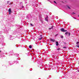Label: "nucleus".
Here are the masks:
<instances>
[{
	"mask_svg": "<svg viewBox=\"0 0 79 79\" xmlns=\"http://www.w3.org/2000/svg\"><path fill=\"white\" fill-rule=\"evenodd\" d=\"M53 26H52L51 28H49V30H50L52 29H53Z\"/></svg>",
	"mask_w": 79,
	"mask_h": 79,
	"instance_id": "6",
	"label": "nucleus"
},
{
	"mask_svg": "<svg viewBox=\"0 0 79 79\" xmlns=\"http://www.w3.org/2000/svg\"><path fill=\"white\" fill-rule=\"evenodd\" d=\"M76 47H78V48H79V45H77Z\"/></svg>",
	"mask_w": 79,
	"mask_h": 79,
	"instance_id": "14",
	"label": "nucleus"
},
{
	"mask_svg": "<svg viewBox=\"0 0 79 79\" xmlns=\"http://www.w3.org/2000/svg\"><path fill=\"white\" fill-rule=\"evenodd\" d=\"M60 50V48H58L57 49V50Z\"/></svg>",
	"mask_w": 79,
	"mask_h": 79,
	"instance_id": "18",
	"label": "nucleus"
},
{
	"mask_svg": "<svg viewBox=\"0 0 79 79\" xmlns=\"http://www.w3.org/2000/svg\"><path fill=\"white\" fill-rule=\"evenodd\" d=\"M68 32H66L65 33V34H66V35H67V34H68Z\"/></svg>",
	"mask_w": 79,
	"mask_h": 79,
	"instance_id": "12",
	"label": "nucleus"
},
{
	"mask_svg": "<svg viewBox=\"0 0 79 79\" xmlns=\"http://www.w3.org/2000/svg\"><path fill=\"white\" fill-rule=\"evenodd\" d=\"M63 48H66V47H63Z\"/></svg>",
	"mask_w": 79,
	"mask_h": 79,
	"instance_id": "11",
	"label": "nucleus"
},
{
	"mask_svg": "<svg viewBox=\"0 0 79 79\" xmlns=\"http://www.w3.org/2000/svg\"><path fill=\"white\" fill-rule=\"evenodd\" d=\"M78 17H79V15L78 16Z\"/></svg>",
	"mask_w": 79,
	"mask_h": 79,
	"instance_id": "24",
	"label": "nucleus"
},
{
	"mask_svg": "<svg viewBox=\"0 0 79 79\" xmlns=\"http://www.w3.org/2000/svg\"><path fill=\"white\" fill-rule=\"evenodd\" d=\"M56 45L57 46H58V45H59V44H58V42H56Z\"/></svg>",
	"mask_w": 79,
	"mask_h": 79,
	"instance_id": "5",
	"label": "nucleus"
},
{
	"mask_svg": "<svg viewBox=\"0 0 79 79\" xmlns=\"http://www.w3.org/2000/svg\"><path fill=\"white\" fill-rule=\"evenodd\" d=\"M0 52H2V51L0 50Z\"/></svg>",
	"mask_w": 79,
	"mask_h": 79,
	"instance_id": "22",
	"label": "nucleus"
},
{
	"mask_svg": "<svg viewBox=\"0 0 79 79\" xmlns=\"http://www.w3.org/2000/svg\"><path fill=\"white\" fill-rule=\"evenodd\" d=\"M46 19H48V16H47V17H46Z\"/></svg>",
	"mask_w": 79,
	"mask_h": 79,
	"instance_id": "21",
	"label": "nucleus"
},
{
	"mask_svg": "<svg viewBox=\"0 0 79 79\" xmlns=\"http://www.w3.org/2000/svg\"><path fill=\"white\" fill-rule=\"evenodd\" d=\"M60 37H61V38L62 39H63V36L61 35L60 36Z\"/></svg>",
	"mask_w": 79,
	"mask_h": 79,
	"instance_id": "9",
	"label": "nucleus"
},
{
	"mask_svg": "<svg viewBox=\"0 0 79 79\" xmlns=\"http://www.w3.org/2000/svg\"><path fill=\"white\" fill-rule=\"evenodd\" d=\"M29 48H32V46L31 45H30L29 46Z\"/></svg>",
	"mask_w": 79,
	"mask_h": 79,
	"instance_id": "7",
	"label": "nucleus"
},
{
	"mask_svg": "<svg viewBox=\"0 0 79 79\" xmlns=\"http://www.w3.org/2000/svg\"><path fill=\"white\" fill-rule=\"evenodd\" d=\"M31 26H34V25H33V24H31Z\"/></svg>",
	"mask_w": 79,
	"mask_h": 79,
	"instance_id": "17",
	"label": "nucleus"
},
{
	"mask_svg": "<svg viewBox=\"0 0 79 79\" xmlns=\"http://www.w3.org/2000/svg\"><path fill=\"white\" fill-rule=\"evenodd\" d=\"M68 8L69 9H71V8H70V7H69V6H68Z\"/></svg>",
	"mask_w": 79,
	"mask_h": 79,
	"instance_id": "16",
	"label": "nucleus"
},
{
	"mask_svg": "<svg viewBox=\"0 0 79 79\" xmlns=\"http://www.w3.org/2000/svg\"><path fill=\"white\" fill-rule=\"evenodd\" d=\"M8 11L9 15H11V9H9Z\"/></svg>",
	"mask_w": 79,
	"mask_h": 79,
	"instance_id": "2",
	"label": "nucleus"
},
{
	"mask_svg": "<svg viewBox=\"0 0 79 79\" xmlns=\"http://www.w3.org/2000/svg\"><path fill=\"white\" fill-rule=\"evenodd\" d=\"M71 35V33H69V36Z\"/></svg>",
	"mask_w": 79,
	"mask_h": 79,
	"instance_id": "13",
	"label": "nucleus"
},
{
	"mask_svg": "<svg viewBox=\"0 0 79 79\" xmlns=\"http://www.w3.org/2000/svg\"><path fill=\"white\" fill-rule=\"evenodd\" d=\"M79 42H77V43H76V44L77 45H79Z\"/></svg>",
	"mask_w": 79,
	"mask_h": 79,
	"instance_id": "8",
	"label": "nucleus"
},
{
	"mask_svg": "<svg viewBox=\"0 0 79 79\" xmlns=\"http://www.w3.org/2000/svg\"><path fill=\"white\" fill-rule=\"evenodd\" d=\"M40 37H41V38H39V40H42V38H43V37H42V35H40Z\"/></svg>",
	"mask_w": 79,
	"mask_h": 79,
	"instance_id": "4",
	"label": "nucleus"
},
{
	"mask_svg": "<svg viewBox=\"0 0 79 79\" xmlns=\"http://www.w3.org/2000/svg\"><path fill=\"white\" fill-rule=\"evenodd\" d=\"M78 72H79V70H78Z\"/></svg>",
	"mask_w": 79,
	"mask_h": 79,
	"instance_id": "23",
	"label": "nucleus"
},
{
	"mask_svg": "<svg viewBox=\"0 0 79 79\" xmlns=\"http://www.w3.org/2000/svg\"><path fill=\"white\" fill-rule=\"evenodd\" d=\"M73 14H76L75 13H74V12H73Z\"/></svg>",
	"mask_w": 79,
	"mask_h": 79,
	"instance_id": "19",
	"label": "nucleus"
},
{
	"mask_svg": "<svg viewBox=\"0 0 79 79\" xmlns=\"http://www.w3.org/2000/svg\"><path fill=\"white\" fill-rule=\"evenodd\" d=\"M64 44H66V43H64Z\"/></svg>",
	"mask_w": 79,
	"mask_h": 79,
	"instance_id": "20",
	"label": "nucleus"
},
{
	"mask_svg": "<svg viewBox=\"0 0 79 79\" xmlns=\"http://www.w3.org/2000/svg\"><path fill=\"white\" fill-rule=\"evenodd\" d=\"M50 40L52 42H56V40H53L52 39H50Z\"/></svg>",
	"mask_w": 79,
	"mask_h": 79,
	"instance_id": "3",
	"label": "nucleus"
},
{
	"mask_svg": "<svg viewBox=\"0 0 79 79\" xmlns=\"http://www.w3.org/2000/svg\"><path fill=\"white\" fill-rule=\"evenodd\" d=\"M54 3H56V2H55V1H54Z\"/></svg>",
	"mask_w": 79,
	"mask_h": 79,
	"instance_id": "15",
	"label": "nucleus"
},
{
	"mask_svg": "<svg viewBox=\"0 0 79 79\" xmlns=\"http://www.w3.org/2000/svg\"><path fill=\"white\" fill-rule=\"evenodd\" d=\"M60 30H61V31H62V32H66V31H67V30H64V28H61L60 29Z\"/></svg>",
	"mask_w": 79,
	"mask_h": 79,
	"instance_id": "1",
	"label": "nucleus"
},
{
	"mask_svg": "<svg viewBox=\"0 0 79 79\" xmlns=\"http://www.w3.org/2000/svg\"><path fill=\"white\" fill-rule=\"evenodd\" d=\"M45 21H48V19L47 18H45Z\"/></svg>",
	"mask_w": 79,
	"mask_h": 79,
	"instance_id": "10",
	"label": "nucleus"
}]
</instances>
